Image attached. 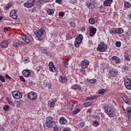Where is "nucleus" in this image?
<instances>
[{
  "instance_id": "f257e3e1",
  "label": "nucleus",
  "mask_w": 131,
  "mask_h": 131,
  "mask_svg": "<svg viewBox=\"0 0 131 131\" xmlns=\"http://www.w3.org/2000/svg\"><path fill=\"white\" fill-rule=\"evenodd\" d=\"M43 127L45 129H49V128H51V127H54V131L59 130L58 126L56 125V122L54 121L52 117L47 118L46 122L43 124Z\"/></svg>"
},
{
  "instance_id": "f03ea898",
  "label": "nucleus",
  "mask_w": 131,
  "mask_h": 131,
  "mask_svg": "<svg viewBox=\"0 0 131 131\" xmlns=\"http://www.w3.org/2000/svg\"><path fill=\"white\" fill-rule=\"evenodd\" d=\"M103 109L109 117H114L115 116V112H114L113 107L105 105L103 106Z\"/></svg>"
},
{
  "instance_id": "7ed1b4c3",
  "label": "nucleus",
  "mask_w": 131,
  "mask_h": 131,
  "mask_svg": "<svg viewBox=\"0 0 131 131\" xmlns=\"http://www.w3.org/2000/svg\"><path fill=\"white\" fill-rule=\"evenodd\" d=\"M45 32H46V30L44 29H40L36 30L34 34L35 35L36 38L38 40H42L43 39V34H45Z\"/></svg>"
},
{
  "instance_id": "20e7f679",
  "label": "nucleus",
  "mask_w": 131,
  "mask_h": 131,
  "mask_svg": "<svg viewBox=\"0 0 131 131\" xmlns=\"http://www.w3.org/2000/svg\"><path fill=\"white\" fill-rule=\"evenodd\" d=\"M83 39V37L82 36V35L79 34L77 36L75 41V48H79Z\"/></svg>"
},
{
  "instance_id": "39448f33",
  "label": "nucleus",
  "mask_w": 131,
  "mask_h": 131,
  "mask_svg": "<svg viewBox=\"0 0 131 131\" xmlns=\"http://www.w3.org/2000/svg\"><path fill=\"white\" fill-rule=\"evenodd\" d=\"M107 50V45L104 42H101L98 46L97 51L99 52H106Z\"/></svg>"
},
{
  "instance_id": "423d86ee",
  "label": "nucleus",
  "mask_w": 131,
  "mask_h": 131,
  "mask_svg": "<svg viewBox=\"0 0 131 131\" xmlns=\"http://www.w3.org/2000/svg\"><path fill=\"white\" fill-rule=\"evenodd\" d=\"M124 32V30L121 28H114L113 30H110V33L111 34H122Z\"/></svg>"
},
{
  "instance_id": "0eeeda50",
  "label": "nucleus",
  "mask_w": 131,
  "mask_h": 131,
  "mask_svg": "<svg viewBox=\"0 0 131 131\" xmlns=\"http://www.w3.org/2000/svg\"><path fill=\"white\" fill-rule=\"evenodd\" d=\"M12 97L14 99H16L17 100L22 98V93L18 91H13L12 92Z\"/></svg>"
},
{
  "instance_id": "6e6552de",
  "label": "nucleus",
  "mask_w": 131,
  "mask_h": 131,
  "mask_svg": "<svg viewBox=\"0 0 131 131\" xmlns=\"http://www.w3.org/2000/svg\"><path fill=\"white\" fill-rule=\"evenodd\" d=\"M27 97L29 100L35 101L37 99V94L35 92H32L28 94Z\"/></svg>"
},
{
  "instance_id": "1a4fd4ad",
  "label": "nucleus",
  "mask_w": 131,
  "mask_h": 131,
  "mask_svg": "<svg viewBox=\"0 0 131 131\" xmlns=\"http://www.w3.org/2000/svg\"><path fill=\"white\" fill-rule=\"evenodd\" d=\"M124 84L127 90H131V80L130 78H127L124 80Z\"/></svg>"
},
{
  "instance_id": "9d476101",
  "label": "nucleus",
  "mask_w": 131,
  "mask_h": 131,
  "mask_svg": "<svg viewBox=\"0 0 131 131\" xmlns=\"http://www.w3.org/2000/svg\"><path fill=\"white\" fill-rule=\"evenodd\" d=\"M89 65H90V61L88 59H83L81 62V67L82 68H88Z\"/></svg>"
},
{
  "instance_id": "9b49d317",
  "label": "nucleus",
  "mask_w": 131,
  "mask_h": 131,
  "mask_svg": "<svg viewBox=\"0 0 131 131\" xmlns=\"http://www.w3.org/2000/svg\"><path fill=\"white\" fill-rule=\"evenodd\" d=\"M90 36L91 37H93V36H94L95 34H96V33H97V29L95 28H94V27L91 26L90 28Z\"/></svg>"
},
{
  "instance_id": "f8f14e48",
  "label": "nucleus",
  "mask_w": 131,
  "mask_h": 131,
  "mask_svg": "<svg viewBox=\"0 0 131 131\" xmlns=\"http://www.w3.org/2000/svg\"><path fill=\"white\" fill-rule=\"evenodd\" d=\"M10 17L12 19H17L18 18L17 11L15 9L12 10L10 13Z\"/></svg>"
},
{
  "instance_id": "ddd939ff",
  "label": "nucleus",
  "mask_w": 131,
  "mask_h": 131,
  "mask_svg": "<svg viewBox=\"0 0 131 131\" xmlns=\"http://www.w3.org/2000/svg\"><path fill=\"white\" fill-rule=\"evenodd\" d=\"M49 70L51 72H56V67L53 62H50L49 64Z\"/></svg>"
},
{
  "instance_id": "4468645a",
  "label": "nucleus",
  "mask_w": 131,
  "mask_h": 131,
  "mask_svg": "<svg viewBox=\"0 0 131 131\" xmlns=\"http://www.w3.org/2000/svg\"><path fill=\"white\" fill-rule=\"evenodd\" d=\"M110 75L112 77H115L118 74V71L115 69H112L110 71Z\"/></svg>"
},
{
  "instance_id": "2eb2a0df",
  "label": "nucleus",
  "mask_w": 131,
  "mask_h": 131,
  "mask_svg": "<svg viewBox=\"0 0 131 131\" xmlns=\"http://www.w3.org/2000/svg\"><path fill=\"white\" fill-rule=\"evenodd\" d=\"M22 74L25 77L28 78L30 76V71L28 69L24 70L22 71Z\"/></svg>"
},
{
  "instance_id": "dca6fc26",
  "label": "nucleus",
  "mask_w": 131,
  "mask_h": 131,
  "mask_svg": "<svg viewBox=\"0 0 131 131\" xmlns=\"http://www.w3.org/2000/svg\"><path fill=\"white\" fill-rule=\"evenodd\" d=\"M1 45L2 49H6V48H8L9 46V41L7 40H4L1 42Z\"/></svg>"
},
{
  "instance_id": "f3484780",
  "label": "nucleus",
  "mask_w": 131,
  "mask_h": 131,
  "mask_svg": "<svg viewBox=\"0 0 131 131\" xmlns=\"http://www.w3.org/2000/svg\"><path fill=\"white\" fill-rule=\"evenodd\" d=\"M113 2V0H105L103 2L104 7H110Z\"/></svg>"
},
{
  "instance_id": "a211bd4d",
  "label": "nucleus",
  "mask_w": 131,
  "mask_h": 131,
  "mask_svg": "<svg viewBox=\"0 0 131 131\" xmlns=\"http://www.w3.org/2000/svg\"><path fill=\"white\" fill-rule=\"evenodd\" d=\"M59 81L61 82V83H65L67 81V77L64 76H61L59 78Z\"/></svg>"
},
{
  "instance_id": "6ab92c4d",
  "label": "nucleus",
  "mask_w": 131,
  "mask_h": 131,
  "mask_svg": "<svg viewBox=\"0 0 131 131\" xmlns=\"http://www.w3.org/2000/svg\"><path fill=\"white\" fill-rule=\"evenodd\" d=\"M85 5L88 9H95V5L90 2H86Z\"/></svg>"
},
{
  "instance_id": "aec40b11",
  "label": "nucleus",
  "mask_w": 131,
  "mask_h": 131,
  "mask_svg": "<svg viewBox=\"0 0 131 131\" xmlns=\"http://www.w3.org/2000/svg\"><path fill=\"white\" fill-rule=\"evenodd\" d=\"M34 2H35V1H33V3H25L24 4V7H25L26 8H32V7H33V4H34Z\"/></svg>"
},
{
  "instance_id": "412c9836",
  "label": "nucleus",
  "mask_w": 131,
  "mask_h": 131,
  "mask_svg": "<svg viewBox=\"0 0 131 131\" xmlns=\"http://www.w3.org/2000/svg\"><path fill=\"white\" fill-rule=\"evenodd\" d=\"M22 39L24 41H25V42H27V43H29V42H30V39H29L28 36L26 35L23 36Z\"/></svg>"
},
{
  "instance_id": "4be33fe9",
  "label": "nucleus",
  "mask_w": 131,
  "mask_h": 131,
  "mask_svg": "<svg viewBox=\"0 0 131 131\" xmlns=\"http://www.w3.org/2000/svg\"><path fill=\"white\" fill-rule=\"evenodd\" d=\"M59 123L60 124H66L67 123V120L64 117H61L59 119Z\"/></svg>"
},
{
  "instance_id": "5701e85b",
  "label": "nucleus",
  "mask_w": 131,
  "mask_h": 131,
  "mask_svg": "<svg viewBox=\"0 0 131 131\" xmlns=\"http://www.w3.org/2000/svg\"><path fill=\"white\" fill-rule=\"evenodd\" d=\"M126 111L127 112V115H128V118L129 119L130 118V115H131V108L129 106H128L126 107Z\"/></svg>"
},
{
  "instance_id": "b1692460",
  "label": "nucleus",
  "mask_w": 131,
  "mask_h": 131,
  "mask_svg": "<svg viewBox=\"0 0 131 131\" xmlns=\"http://www.w3.org/2000/svg\"><path fill=\"white\" fill-rule=\"evenodd\" d=\"M48 105L50 108H53L55 106V101L54 100H51L48 101Z\"/></svg>"
},
{
  "instance_id": "393cba45",
  "label": "nucleus",
  "mask_w": 131,
  "mask_h": 131,
  "mask_svg": "<svg viewBox=\"0 0 131 131\" xmlns=\"http://www.w3.org/2000/svg\"><path fill=\"white\" fill-rule=\"evenodd\" d=\"M112 60L113 61H114L117 63V64H118L119 63L120 59H119V58H118L117 56H114L112 57Z\"/></svg>"
},
{
  "instance_id": "a878e982",
  "label": "nucleus",
  "mask_w": 131,
  "mask_h": 131,
  "mask_svg": "<svg viewBox=\"0 0 131 131\" xmlns=\"http://www.w3.org/2000/svg\"><path fill=\"white\" fill-rule=\"evenodd\" d=\"M72 90H81V87L78 84H74L72 86Z\"/></svg>"
},
{
  "instance_id": "bb28decb",
  "label": "nucleus",
  "mask_w": 131,
  "mask_h": 131,
  "mask_svg": "<svg viewBox=\"0 0 131 131\" xmlns=\"http://www.w3.org/2000/svg\"><path fill=\"white\" fill-rule=\"evenodd\" d=\"M12 7V3H8L7 5L4 7V9L6 11H9L10 9Z\"/></svg>"
},
{
  "instance_id": "cd10ccee",
  "label": "nucleus",
  "mask_w": 131,
  "mask_h": 131,
  "mask_svg": "<svg viewBox=\"0 0 131 131\" xmlns=\"http://www.w3.org/2000/svg\"><path fill=\"white\" fill-rule=\"evenodd\" d=\"M53 0H38L37 2L38 3H52Z\"/></svg>"
},
{
  "instance_id": "c85d7f7f",
  "label": "nucleus",
  "mask_w": 131,
  "mask_h": 131,
  "mask_svg": "<svg viewBox=\"0 0 131 131\" xmlns=\"http://www.w3.org/2000/svg\"><path fill=\"white\" fill-rule=\"evenodd\" d=\"M74 104L75 103L74 102H70L68 109H69V110H72V109H73V107H74Z\"/></svg>"
},
{
  "instance_id": "c756f323",
  "label": "nucleus",
  "mask_w": 131,
  "mask_h": 131,
  "mask_svg": "<svg viewBox=\"0 0 131 131\" xmlns=\"http://www.w3.org/2000/svg\"><path fill=\"white\" fill-rule=\"evenodd\" d=\"M89 23L91 25H94L95 24V19L93 18H91L89 19Z\"/></svg>"
},
{
  "instance_id": "7c9ffc66",
  "label": "nucleus",
  "mask_w": 131,
  "mask_h": 131,
  "mask_svg": "<svg viewBox=\"0 0 131 131\" xmlns=\"http://www.w3.org/2000/svg\"><path fill=\"white\" fill-rule=\"evenodd\" d=\"M97 98H98L97 96H92L91 97H87L86 100V101H89L90 100H95V99H97Z\"/></svg>"
},
{
  "instance_id": "2f4dec72",
  "label": "nucleus",
  "mask_w": 131,
  "mask_h": 131,
  "mask_svg": "<svg viewBox=\"0 0 131 131\" xmlns=\"http://www.w3.org/2000/svg\"><path fill=\"white\" fill-rule=\"evenodd\" d=\"M45 86L49 89H52V84L51 82H47L45 83Z\"/></svg>"
},
{
  "instance_id": "473e14b6",
  "label": "nucleus",
  "mask_w": 131,
  "mask_h": 131,
  "mask_svg": "<svg viewBox=\"0 0 131 131\" xmlns=\"http://www.w3.org/2000/svg\"><path fill=\"white\" fill-rule=\"evenodd\" d=\"M105 93H106V90L105 89H101L98 91L99 95H104Z\"/></svg>"
},
{
  "instance_id": "72a5a7b5",
  "label": "nucleus",
  "mask_w": 131,
  "mask_h": 131,
  "mask_svg": "<svg viewBox=\"0 0 131 131\" xmlns=\"http://www.w3.org/2000/svg\"><path fill=\"white\" fill-rule=\"evenodd\" d=\"M47 13L49 15H53L54 14V10L50 9L48 10Z\"/></svg>"
},
{
  "instance_id": "f704fd0d",
  "label": "nucleus",
  "mask_w": 131,
  "mask_h": 131,
  "mask_svg": "<svg viewBox=\"0 0 131 131\" xmlns=\"http://www.w3.org/2000/svg\"><path fill=\"white\" fill-rule=\"evenodd\" d=\"M91 105L92 102H87L84 103V106H85V107H90V106H91Z\"/></svg>"
},
{
  "instance_id": "c9c22d12",
  "label": "nucleus",
  "mask_w": 131,
  "mask_h": 131,
  "mask_svg": "<svg viewBox=\"0 0 131 131\" xmlns=\"http://www.w3.org/2000/svg\"><path fill=\"white\" fill-rule=\"evenodd\" d=\"M3 109L5 110V111H8L9 109H10V106L8 105H5L3 106Z\"/></svg>"
},
{
  "instance_id": "e433bc0d",
  "label": "nucleus",
  "mask_w": 131,
  "mask_h": 131,
  "mask_svg": "<svg viewBox=\"0 0 131 131\" xmlns=\"http://www.w3.org/2000/svg\"><path fill=\"white\" fill-rule=\"evenodd\" d=\"M0 81L2 82H6V79H5V77L3 76H0Z\"/></svg>"
},
{
  "instance_id": "4c0bfd02",
  "label": "nucleus",
  "mask_w": 131,
  "mask_h": 131,
  "mask_svg": "<svg viewBox=\"0 0 131 131\" xmlns=\"http://www.w3.org/2000/svg\"><path fill=\"white\" fill-rule=\"evenodd\" d=\"M124 6L125 8H130V3L129 2H125L124 3Z\"/></svg>"
},
{
  "instance_id": "58836bf2",
  "label": "nucleus",
  "mask_w": 131,
  "mask_h": 131,
  "mask_svg": "<svg viewBox=\"0 0 131 131\" xmlns=\"http://www.w3.org/2000/svg\"><path fill=\"white\" fill-rule=\"evenodd\" d=\"M99 122L97 120H95L94 121H93V126H98V125H99Z\"/></svg>"
},
{
  "instance_id": "ea45409f",
  "label": "nucleus",
  "mask_w": 131,
  "mask_h": 131,
  "mask_svg": "<svg viewBox=\"0 0 131 131\" xmlns=\"http://www.w3.org/2000/svg\"><path fill=\"white\" fill-rule=\"evenodd\" d=\"M89 81L91 83H96L97 82V80H96V79H90Z\"/></svg>"
},
{
  "instance_id": "a19ab883",
  "label": "nucleus",
  "mask_w": 131,
  "mask_h": 131,
  "mask_svg": "<svg viewBox=\"0 0 131 131\" xmlns=\"http://www.w3.org/2000/svg\"><path fill=\"white\" fill-rule=\"evenodd\" d=\"M19 79L21 81H23V82H25V81H26L24 77H23V76H20Z\"/></svg>"
},
{
  "instance_id": "79ce46f5",
  "label": "nucleus",
  "mask_w": 131,
  "mask_h": 131,
  "mask_svg": "<svg viewBox=\"0 0 131 131\" xmlns=\"http://www.w3.org/2000/svg\"><path fill=\"white\" fill-rule=\"evenodd\" d=\"M63 67H66V68H67L68 67V60H67V61H64L63 62Z\"/></svg>"
},
{
  "instance_id": "37998d69",
  "label": "nucleus",
  "mask_w": 131,
  "mask_h": 131,
  "mask_svg": "<svg viewBox=\"0 0 131 131\" xmlns=\"http://www.w3.org/2000/svg\"><path fill=\"white\" fill-rule=\"evenodd\" d=\"M116 46L117 48H120V47H121V42H120V41H117L116 43Z\"/></svg>"
},
{
  "instance_id": "c03bdc74",
  "label": "nucleus",
  "mask_w": 131,
  "mask_h": 131,
  "mask_svg": "<svg viewBox=\"0 0 131 131\" xmlns=\"http://www.w3.org/2000/svg\"><path fill=\"white\" fill-rule=\"evenodd\" d=\"M7 101L10 105H11V106H13L14 105V103H13V102H12V101L10 100V99L7 98Z\"/></svg>"
},
{
  "instance_id": "a18cd8bd",
  "label": "nucleus",
  "mask_w": 131,
  "mask_h": 131,
  "mask_svg": "<svg viewBox=\"0 0 131 131\" xmlns=\"http://www.w3.org/2000/svg\"><path fill=\"white\" fill-rule=\"evenodd\" d=\"M92 118L93 119H100V117L98 116H91Z\"/></svg>"
},
{
  "instance_id": "49530a36",
  "label": "nucleus",
  "mask_w": 131,
  "mask_h": 131,
  "mask_svg": "<svg viewBox=\"0 0 131 131\" xmlns=\"http://www.w3.org/2000/svg\"><path fill=\"white\" fill-rule=\"evenodd\" d=\"M59 17H64V16H65V13L63 12H60L59 13Z\"/></svg>"
},
{
  "instance_id": "de8ad7c7",
  "label": "nucleus",
  "mask_w": 131,
  "mask_h": 131,
  "mask_svg": "<svg viewBox=\"0 0 131 131\" xmlns=\"http://www.w3.org/2000/svg\"><path fill=\"white\" fill-rule=\"evenodd\" d=\"M41 50L43 53H44V54H46V55H49V53H48V51H47V50L45 49V48H42Z\"/></svg>"
},
{
  "instance_id": "09e8293b",
  "label": "nucleus",
  "mask_w": 131,
  "mask_h": 131,
  "mask_svg": "<svg viewBox=\"0 0 131 131\" xmlns=\"http://www.w3.org/2000/svg\"><path fill=\"white\" fill-rule=\"evenodd\" d=\"M80 112V109H77L75 111L73 112V114L74 115H75V114H77V113H78V112Z\"/></svg>"
},
{
  "instance_id": "8fccbe9b",
  "label": "nucleus",
  "mask_w": 131,
  "mask_h": 131,
  "mask_svg": "<svg viewBox=\"0 0 131 131\" xmlns=\"http://www.w3.org/2000/svg\"><path fill=\"white\" fill-rule=\"evenodd\" d=\"M126 34L127 35H128V36H131V29L128 30V31L126 32Z\"/></svg>"
},
{
  "instance_id": "3c124183",
  "label": "nucleus",
  "mask_w": 131,
  "mask_h": 131,
  "mask_svg": "<svg viewBox=\"0 0 131 131\" xmlns=\"http://www.w3.org/2000/svg\"><path fill=\"white\" fill-rule=\"evenodd\" d=\"M5 77L6 78H7V79H9V80H11V79H12V78L11 77V76H9V75H8V74H6L5 75Z\"/></svg>"
},
{
  "instance_id": "603ef678",
  "label": "nucleus",
  "mask_w": 131,
  "mask_h": 131,
  "mask_svg": "<svg viewBox=\"0 0 131 131\" xmlns=\"http://www.w3.org/2000/svg\"><path fill=\"white\" fill-rule=\"evenodd\" d=\"M77 1L76 0H70L69 1V3L70 4H75L76 3H77Z\"/></svg>"
},
{
  "instance_id": "864d4df0",
  "label": "nucleus",
  "mask_w": 131,
  "mask_h": 131,
  "mask_svg": "<svg viewBox=\"0 0 131 131\" xmlns=\"http://www.w3.org/2000/svg\"><path fill=\"white\" fill-rule=\"evenodd\" d=\"M19 43L18 42H14L13 43V47H14L15 48H18V47H19Z\"/></svg>"
},
{
  "instance_id": "5fc2aeb1",
  "label": "nucleus",
  "mask_w": 131,
  "mask_h": 131,
  "mask_svg": "<svg viewBox=\"0 0 131 131\" xmlns=\"http://www.w3.org/2000/svg\"><path fill=\"white\" fill-rule=\"evenodd\" d=\"M70 24L72 26V27H75V24L74 22H71L70 23Z\"/></svg>"
},
{
  "instance_id": "6e6d98bb",
  "label": "nucleus",
  "mask_w": 131,
  "mask_h": 131,
  "mask_svg": "<svg viewBox=\"0 0 131 131\" xmlns=\"http://www.w3.org/2000/svg\"><path fill=\"white\" fill-rule=\"evenodd\" d=\"M80 71L83 74H85V70L82 69Z\"/></svg>"
},
{
  "instance_id": "4d7b16f0",
  "label": "nucleus",
  "mask_w": 131,
  "mask_h": 131,
  "mask_svg": "<svg viewBox=\"0 0 131 131\" xmlns=\"http://www.w3.org/2000/svg\"><path fill=\"white\" fill-rule=\"evenodd\" d=\"M84 124L85 123L83 122L80 123V125L81 127H83V126H84Z\"/></svg>"
},
{
  "instance_id": "13d9d810",
  "label": "nucleus",
  "mask_w": 131,
  "mask_h": 131,
  "mask_svg": "<svg viewBox=\"0 0 131 131\" xmlns=\"http://www.w3.org/2000/svg\"><path fill=\"white\" fill-rule=\"evenodd\" d=\"M22 105V101H17V106H21Z\"/></svg>"
},
{
  "instance_id": "bf43d9fd",
  "label": "nucleus",
  "mask_w": 131,
  "mask_h": 131,
  "mask_svg": "<svg viewBox=\"0 0 131 131\" xmlns=\"http://www.w3.org/2000/svg\"><path fill=\"white\" fill-rule=\"evenodd\" d=\"M125 60H126V61H130V58H129V57L126 56L125 57Z\"/></svg>"
},
{
  "instance_id": "052dcab7",
  "label": "nucleus",
  "mask_w": 131,
  "mask_h": 131,
  "mask_svg": "<svg viewBox=\"0 0 131 131\" xmlns=\"http://www.w3.org/2000/svg\"><path fill=\"white\" fill-rule=\"evenodd\" d=\"M56 3H57V4H59V5L61 4V2H62V0H56Z\"/></svg>"
},
{
  "instance_id": "680f3d73",
  "label": "nucleus",
  "mask_w": 131,
  "mask_h": 131,
  "mask_svg": "<svg viewBox=\"0 0 131 131\" xmlns=\"http://www.w3.org/2000/svg\"><path fill=\"white\" fill-rule=\"evenodd\" d=\"M4 31L5 32H6V31H9V29H8V28H4Z\"/></svg>"
},
{
  "instance_id": "e2e57ef3",
  "label": "nucleus",
  "mask_w": 131,
  "mask_h": 131,
  "mask_svg": "<svg viewBox=\"0 0 131 131\" xmlns=\"http://www.w3.org/2000/svg\"><path fill=\"white\" fill-rule=\"evenodd\" d=\"M124 70H128V67H123Z\"/></svg>"
},
{
  "instance_id": "0e129e2a",
  "label": "nucleus",
  "mask_w": 131,
  "mask_h": 131,
  "mask_svg": "<svg viewBox=\"0 0 131 131\" xmlns=\"http://www.w3.org/2000/svg\"><path fill=\"white\" fill-rule=\"evenodd\" d=\"M81 31H82L83 32H84V31H85V28L82 27L81 28Z\"/></svg>"
},
{
  "instance_id": "69168bd1",
  "label": "nucleus",
  "mask_w": 131,
  "mask_h": 131,
  "mask_svg": "<svg viewBox=\"0 0 131 131\" xmlns=\"http://www.w3.org/2000/svg\"><path fill=\"white\" fill-rule=\"evenodd\" d=\"M0 131H5V128L0 127Z\"/></svg>"
},
{
  "instance_id": "338daca9",
  "label": "nucleus",
  "mask_w": 131,
  "mask_h": 131,
  "mask_svg": "<svg viewBox=\"0 0 131 131\" xmlns=\"http://www.w3.org/2000/svg\"><path fill=\"white\" fill-rule=\"evenodd\" d=\"M124 102H125V103H126V104H128V100H127V99L124 100Z\"/></svg>"
},
{
  "instance_id": "774afa93",
  "label": "nucleus",
  "mask_w": 131,
  "mask_h": 131,
  "mask_svg": "<svg viewBox=\"0 0 131 131\" xmlns=\"http://www.w3.org/2000/svg\"><path fill=\"white\" fill-rule=\"evenodd\" d=\"M87 112L88 113H91V112H92V110H91V109L88 110Z\"/></svg>"
}]
</instances>
